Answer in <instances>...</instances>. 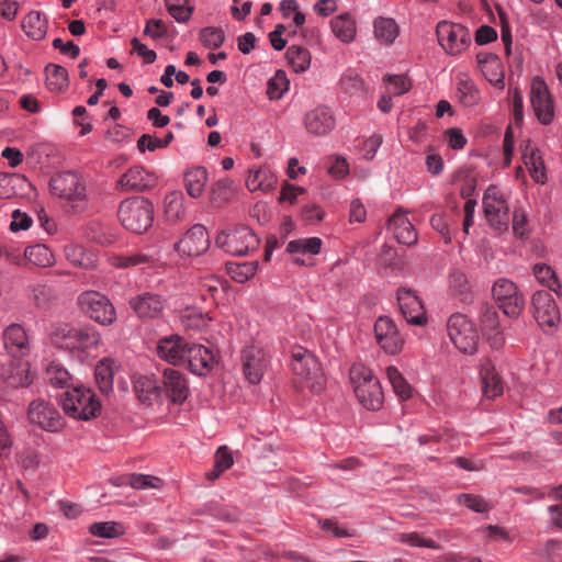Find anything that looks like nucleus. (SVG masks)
<instances>
[{"mask_svg": "<svg viewBox=\"0 0 562 562\" xmlns=\"http://www.w3.org/2000/svg\"><path fill=\"white\" fill-rule=\"evenodd\" d=\"M304 124L310 133L322 136L334 128L335 119L328 108L319 106L305 114Z\"/></svg>", "mask_w": 562, "mask_h": 562, "instance_id": "nucleus-26", "label": "nucleus"}, {"mask_svg": "<svg viewBox=\"0 0 562 562\" xmlns=\"http://www.w3.org/2000/svg\"><path fill=\"white\" fill-rule=\"evenodd\" d=\"M286 59L295 72H304L311 65L310 52L301 46H290L286 50Z\"/></svg>", "mask_w": 562, "mask_h": 562, "instance_id": "nucleus-46", "label": "nucleus"}, {"mask_svg": "<svg viewBox=\"0 0 562 562\" xmlns=\"http://www.w3.org/2000/svg\"><path fill=\"white\" fill-rule=\"evenodd\" d=\"M186 360L192 373L203 376L212 370L214 356L205 346L191 344Z\"/></svg>", "mask_w": 562, "mask_h": 562, "instance_id": "nucleus-22", "label": "nucleus"}, {"mask_svg": "<svg viewBox=\"0 0 562 562\" xmlns=\"http://www.w3.org/2000/svg\"><path fill=\"white\" fill-rule=\"evenodd\" d=\"M233 181L228 178L216 181L210 193L211 203L214 206H221L224 202L228 201L232 196Z\"/></svg>", "mask_w": 562, "mask_h": 562, "instance_id": "nucleus-52", "label": "nucleus"}, {"mask_svg": "<svg viewBox=\"0 0 562 562\" xmlns=\"http://www.w3.org/2000/svg\"><path fill=\"white\" fill-rule=\"evenodd\" d=\"M130 306L139 318L158 317L164 310V301L156 293L145 292L130 300Z\"/></svg>", "mask_w": 562, "mask_h": 562, "instance_id": "nucleus-21", "label": "nucleus"}, {"mask_svg": "<svg viewBox=\"0 0 562 562\" xmlns=\"http://www.w3.org/2000/svg\"><path fill=\"white\" fill-rule=\"evenodd\" d=\"M190 345L179 335H171L159 339L157 353L167 362L179 364L186 359Z\"/></svg>", "mask_w": 562, "mask_h": 562, "instance_id": "nucleus-19", "label": "nucleus"}, {"mask_svg": "<svg viewBox=\"0 0 562 562\" xmlns=\"http://www.w3.org/2000/svg\"><path fill=\"white\" fill-rule=\"evenodd\" d=\"M378 266L383 269H395L403 266V259L397 252V248H381L378 254Z\"/></svg>", "mask_w": 562, "mask_h": 562, "instance_id": "nucleus-57", "label": "nucleus"}, {"mask_svg": "<svg viewBox=\"0 0 562 562\" xmlns=\"http://www.w3.org/2000/svg\"><path fill=\"white\" fill-rule=\"evenodd\" d=\"M207 181L209 175L206 169L203 167L190 169L184 175L186 190L188 194L194 199L202 195Z\"/></svg>", "mask_w": 562, "mask_h": 562, "instance_id": "nucleus-31", "label": "nucleus"}, {"mask_svg": "<svg viewBox=\"0 0 562 562\" xmlns=\"http://www.w3.org/2000/svg\"><path fill=\"white\" fill-rule=\"evenodd\" d=\"M3 341L7 351L12 357H24L30 352L26 331L20 324H11L5 328Z\"/></svg>", "mask_w": 562, "mask_h": 562, "instance_id": "nucleus-24", "label": "nucleus"}, {"mask_svg": "<svg viewBox=\"0 0 562 562\" xmlns=\"http://www.w3.org/2000/svg\"><path fill=\"white\" fill-rule=\"evenodd\" d=\"M74 327L68 323L53 324L49 331L50 342L57 348L74 350Z\"/></svg>", "mask_w": 562, "mask_h": 562, "instance_id": "nucleus-33", "label": "nucleus"}, {"mask_svg": "<svg viewBox=\"0 0 562 562\" xmlns=\"http://www.w3.org/2000/svg\"><path fill=\"white\" fill-rule=\"evenodd\" d=\"M183 196L180 192H172L166 198V214L170 218H180L183 214Z\"/></svg>", "mask_w": 562, "mask_h": 562, "instance_id": "nucleus-62", "label": "nucleus"}, {"mask_svg": "<svg viewBox=\"0 0 562 562\" xmlns=\"http://www.w3.org/2000/svg\"><path fill=\"white\" fill-rule=\"evenodd\" d=\"M458 503L467 506L469 509L475 513H487L491 509L490 504L480 495L473 494H460L458 496Z\"/></svg>", "mask_w": 562, "mask_h": 562, "instance_id": "nucleus-59", "label": "nucleus"}, {"mask_svg": "<svg viewBox=\"0 0 562 562\" xmlns=\"http://www.w3.org/2000/svg\"><path fill=\"white\" fill-rule=\"evenodd\" d=\"M524 162L531 178L539 183L547 181L546 167L539 149L527 145L522 151Z\"/></svg>", "mask_w": 562, "mask_h": 562, "instance_id": "nucleus-30", "label": "nucleus"}, {"mask_svg": "<svg viewBox=\"0 0 562 562\" xmlns=\"http://www.w3.org/2000/svg\"><path fill=\"white\" fill-rule=\"evenodd\" d=\"M60 405L67 415L81 420L95 418L101 411V404L97 401L95 394L83 386L66 391Z\"/></svg>", "mask_w": 562, "mask_h": 562, "instance_id": "nucleus-4", "label": "nucleus"}, {"mask_svg": "<svg viewBox=\"0 0 562 562\" xmlns=\"http://www.w3.org/2000/svg\"><path fill=\"white\" fill-rule=\"evenodd\" d=\"M80 312L93 322L110 326L116 321V311L109 297L98 291L89 290L77 297Z\"/></svg>", "mask_w": 562, "mask_h": 562, "instance_id": "nucleus-6", "label": "nucleus"}, {"mask_svg": "<svg viewBox=\"0 0 562 562\" xmlns=\"http://www.w3.org/2000/svg\"><path fill=\"white\" fill-rule=\"evenodd\" d=\"M83 236L87 241L94 243L100 246H108L115 243V236L106 233L104 227L97 221L87 224L83 229Z\"/></svg>", "mask_w": 562, "mask_h": 562, "instance_id": "nucleus-44", "label": "nucleus"}, {"mask_svg": "<svg viewBox=\"0 0 562 562\" xmlns=\"http://www.w3.org/2000/svg\"><path fill=\"white\" fill-rule=\"evenodd\" d=\"M114 362L110 359L101 360L94 369L98 387L102 394L108 395L113 390Z\"/></svg>", "mask_w": 562, "mask_h": 562, "instance_id": "nucleus-40", "label": "nucleus"}, {"mask_svg": "<svg viewBox=\"0 0 562 562\" xmlns=\"http://www.w3.org/2000/svg\"><path fill=\"white\" fill-rule=\"evenodd\" d=\"M126 483L136 490L158 488L161 485V480L153 475L131 474L126 477Z\"/></svg>", "mask_w": 562, "mask_h": 562, "instance_id": "nucleus-61", "label": "nucleus"}, {"mask_svg": "<svg viewBox=\"0 0 562 562\" xmlns=\"http://www.w3.org/2000/svg\"><path fill=\"white\" fill-rule=\"evenodd\" d=\"M276 182L277 180L269 169L260 168L249 173L246 184L252 192L258 190L268 192L274 188Z\"/></svg>", "mask_w": 562, "mask_h": 562, "instance_id": "nucleus-38", "label": "nucleus"}, {"mask_svg": "<svg viewBox=\"0 0 562 562\" xmlns=\"http://www.w3.org/2000/svg\"><path fill=\"white\" fill-rule=\"evenodd\" d=\"M206 245L210 246V236L205 228V226L201 224L193 225L190 229L187 231V233L183 235V237L176 243L173 246L184 245V246H192V245Z\"/></svg>", "mask_w": 562, "mask_h": 562, "instance_id": "nucleus-51", "label": "nucleus"}, {"mask_svg": "<svg viewBox=\"0 0 562 562\" xmlns=\"http://www.w3.org/2000/svg\"><path fill=\"white\" fill-rule=\"evenodd\" d=\"M156 182V178L140 166L130 168L119 180L122 189L144 191L151 188Z\"/></svg>", "mask_w": 562, "mask_h": 562, "instance_id": "nucleus-27", "label": "nucleus"}, {"mask_svg": "<svg viewBox=\"0 0 562 562\" xmlns=\"http://www.w3.org/2000/svg\"><path fill=\"white\" fill-rule=\"evenodd\" d=\"M258 260L245 261V262H226L227 274L238 283H245L252 278L258 270Z\"/></svg>", "mask_w": 562, "mask_h": 562, "instance_id": "nucleus-39", "label": "nucleus"}, {"mask_svg": "<svg viewBox=\"0 0 562 562\" xmlns=\"http://www.w3.org/2000/svg\"><path fill=\"white\" fill-rule=\"evenodd\" d=\"M450 284L454 294L460 299L461 302L471 303L473 294L471 286L464 273L461 271H454L450 274Z\"/></svg>", "mask_w": 562, "mask_h": 562, "instance_id": "nucleus-49", "label": "nucleus"}, {"mask_svg": "<svg viewBox=\"0 0 562 562\" xmlns=\"http://www.w3.org/2000/svg\"><path fill=\"white\" fill-rule=\"evenodd\" d=\"M483 394L487 398H494L503 393V383L495 368L486 363L481 369Z\"/></svg>", "mask_w": 562, "mask_h": 562, "instance_id": "nucleus-34", "label": "nucleus"}, {"mask_svg": "<svg viewBox=\"0 0 562 562\" xmlns=\"http://www.w3.org/2000/svg\"><path fill=\"white\" fill-rule=\"evenodd\" d=\"M483 209L487 223L496 232L501 233L508 228L509 207L503 194L496 187H490L483 196Z\"/></svg>", "mask_w": 562, "mask_h": 562, "instance_id": "nucleus-11", "label": "nucleus"}, {"mask_svg": "<svg viewBox=\"0 0 562 562\" xmlns=\"http://www.w3.org/2000/svg\"><path fill=\"white\" fill-rule=\"evenodd\" d=\"M532 314L542 328H554L560 323V310L548 291H537L531 297Z\"/></svg>", "mask_w": 562, "mask_h": 562, "instance_id": "nucleus-13", "label": "nucleus"}, {"mask_svg": "<svg viewBox=\"0 0 562 562\" xmlns=\"http://www.w3.org/2000/svg\"><path fill=\"white\" fill-rule=\"evenodd\" d=\"M173 139L172 132H168L164 138H157L149 134H143L137 140L139 151L144 153L146 149L154 151L158 148L167 147Z\"/></svg>", "mask_w": 562, "mask_h": 562, "instance_id": "nucleus-54", "label": "nucleus"}, {"mask_svg": "<svg viewBox=\"0 0 562 562\" xmlns=\"http://www.w3.org/2000/svg\"><path fill=\"white\" fill-rule=\"evenodd\" d=\"M52 193L65 201V207L74 214L89 209L86 181L76 172H63L50 180Z\"/></svg>", "mask_w": 562, "mask_h": 562, "instance_id": "nucleus-1", "label": "nucleus"}, {"mask_svg": "<svg viewBox=\"0 0 562 562\" xmlns=\"http://www.w3.org/2000/svg\"><path fill=\"white\" fill-rule=\"evenodd\" d=\"M386 376L395 392L402 400H408L412 396V387L404 379L398 369L394 366L386 368Z\"/></svg>", "mask_w": 562, "mask_h": 562, "instance_id": "nucleus-48", "label": "nucleus"}, {"mask_svg": "<svg viewBox=\"0 0 562 562\" xmlns=\"http://www.w3.org/2000/svg\"><path fill=\"white\" fill-rule=\"evenodd\" d=\"M101 341L98 330L90 326L74 327V350H85L97 347Z\"/></svg>", "mask_w": 562, "mask_h": 562, "instance_id": "nucleus-36", "label": "nucleus"}, {"mask_svg": "<svg viewBox=\"0 0 562 562\" xmlns=\"http://www.w3.org/2000/svg\"><path fill=\"white\" fill-rule=\"evenodd\" d=\"M162 395L173 404H182L189 396L190 389L184 374L176 369L168 368L162 372L159 381Z\"/></svg>", "mask_w": 562, "mask_h": 562, "instance_id": "nucleus-15", "label": "nucleus"}, {"mask_svg": "<svg viewBox=\"0 0 562 562\" xmlns=\"http://www.w3.org/2000/svg\"><path fill=\"white\" fill-rule=\"evenodd\" d=\"M243 372L251 384H258L267 369V353L258 346H248L241 352Z\"/></svg>", "mask_w": 562, "mask_h": 562, "instance_id": "nucleus-16", "label": "nucleus"}, {"mask_svg": "<svg viewBox=\"0 0 562 562\" xmlns=\"http://www.w3.org/2000/svg\"><path fill=\"white\" fill-rule=\"evenodd\" d=\"M321 252V248H285L288 259L300 266H313L314 257Z\"/></svg>", "mask_w": 562, "mask_h": 562, "instance_id": "nucleus-53", "label": "nucleus"}, {"mask_svg": "<svg viewBox=\"0 0 562 562\" xmlns=\"http://www.w3.org/2000/svg\"><path fill=\"white\" fill-rule=\"evenodd\" d=\"M374 36L384 45L392 44L398 36V25L391 18L379 16L373 22Z\"/></svg>", "mask_w": 562, "mask_h": 562, "instance_id": "nucleus-37", "label": "nucleus"}, {"mask_svg": "<svg viewBox=\"0 0 562 562\" xmlns=\"http://www.w3.org/2000/svg\"><path fill=\"white\" fill-rule=\"evenodd\" d=\"M476 61L482 74L495 86L503 87V76L499 71L501 63L496 55L491 53H479Z\"/></svg>", "mask_w": 562, "mask_h": 562, "instance_id": "nucleus-29", "label": "nucleus"}, {"mask_svg": "<svg viewBox=\"0 0 562 562\" xmlns=\"http://www.w3.org/2000/svg\"><path fill=\"white\" fill-rule=\"evenodd\" d=\"M397 301L403 317L408 324L423 325L426 323V313L422 301L409 289L397 291Z\"/></svg>", "mask_w": 562, "mask_h": 562, "instance_id": "nucleus-18", "label": "nucleus"}, {"mask_svg": "<svg viewBox=\"0 0 562 562\" xmlns=\"http://www.w3.org/2000/svg\"><path fill=\"white\" fill-rule=\"evenodd\" d=\"M65 256L70 263L83 269H92L97 263L93 248H65Z\"/></svg>", "mask_w": 562, "mask_h": 562, "instance_id": "nucleus-41", "label": "nucleus"}, {"mask_svg": "<svg viewBox=\"0 0 562 562\" xmlns=\"http://www.w3.org/2000/svg\"><path fill=\"white\" fill-rule=\"evenodd\" d=\"M26 417L31 425L48 432H59L65 427V419L58 409L42 398L34 400L29 404Z\"/></svg>", "mask_w": 562, "mask_h": 562, "instance_id": "nucleus-9", "label": "nucleus"}, {"mask_svg": "<svg viewBox=\"0 0 562 562\" xmlns=\"http://www.w3.org/2000/svg\"><path fill=\"white\" fill-rule=\"evenodd\" d=\"M229 245L243 244L245 246H254L258 243L256 235L247 226L229 229Z\"/></svg>", "mask_w": 562, "mask_h": 562, "instance_id": "nucleus-60", "label": "nucleus"}, {"mask_svg": "<svg viewBox=\"0 0 562 562\" xmlns=\"http://www.w3.org/2000/svg\"><path fill=\"white\" fill-rule=\"evenodd\" d=\"M46 374L48 382L56 387L67 386L70 380L68 371L60 364L54 362L47 368Z\"/></svg>", "mask_w": 562, "mask_h": 562, "instance_id": "nucleus-58", "label": "nucleus"}, {"mask_svg": "<svg viewBox=\"0 0 562 562\" xmlns=\"http://www.w3.org/2000/svg\"><path fill=\"white\" fill-rule=\"evenodd\" d=\"M153 214L151 203L140 196L123 201L117 212L122 225L136 234H142L151 225Z\"/></svg>", "mask_w": 562, "mask_h": 562, "instance_id": "nucleus-5", "label": "nucleus"}, {"mask_svg": "<svg viewBox=\"0 0 562 562\" xmlns=\"http://www.w3.org/2000/svg\"><path fill=\"white\" fill-rule=\"evenodd\" d=\"M0 259L18 266L47 268L55 263L56 255L52 248H0Z\"/></svg>", "mask_w": 562, "mask_h": 562, "instance_id": "nucleus-10", "label": "nucleus"}, {"mask_svg": "<svg viewBox=\"0 0 562 562\" xmlns=\"http://www.w3.org/2000/svg\"><path fill=\"white\" fill-rule=\"evenodd\" d=\"M224 40L225 34L221 27L207 26L200 32V41L206 48H218Z\"/></svg>", "mask_w": 562, "mask_h": 562, "instance_id": "nucleus-55", "label": "nucleus"}, {"mask_svg": "<svg viewBox=\"0 0 562 562\" xmlns=\"http://www.w3.org/2000/svg\"><path fill=\"white\" fill-rule=\"evenodd\" d=\"M25 184L27 181L22 176L0 173V199L9 200L16 196Z\"/></svg>", "mask_w": 562, "mask_h": 562, "instance_id": "nucleus-42", "label": "nucleus"}, {"mask_svg": "<svg viewBox=\"0 0 562 562\" xmlns=\"http://www.w3.org/2000/svg\"><path fill=\"white\" fill-rule=\"evenodd\" d=\"M530 99L538 120L544 125L550 124L554 117L553 101L548 86L539 77L532 79Z\"/></svg>", "mask_w": 562, "mask_h": 562, "instance_id": "nucleus-14", "label": "nucleus"}, {"mask_svg": "<svg viewBox=\"0 0 562 562\" xmlns=\"http://www.w3.org/2000/svg\"><path fill=\"white\" fill-rule=\"evenodd\" d=\"M533 274L536 279L550 291L560 295L561 283L554 270L546 263H537L533 266Z\"/></svg>", "mask_w": 562, "mask_h": 562, "instance_id": "nucleus-45", "label": "nucleus"}, {"mask_svg": "<svg viewBox=\"0 0 562 562\" xmlns=\"http://www.w3.org/2000/svg\"><path fill=\"white\" fill-rule=\"evenodd\" d=\"M387 229L392 234V239L400 246H414L418 240L413 224L401 213L393 214L389 220Z\"/></svg>", "mask_w": 562, "mask_h": 562, "instance_id": "nucleus-20", "label": "nucleus"}, {"mask_svg": "<svg viewBox=\"0 0 562 562\" xmlns=\"http://www.w3.org/2000/svg\"><path fill=\"white\" fill-rule=\"evenodd\" d=\"M133 387L138 401L146 405H151L162 396L161 385L155 375H135Z\"/></svg>", "mask_w": 562, "mask_h": 562, "instance_id": "nucleus-25", "label": "nucleus"}, {"mask_svg": "<svg viewBox=\"0 0 562 562\" xmlns=\"http://www.w3.org/2000/svg\"><path fill=\"white\" fill-rule=\"evenodd\" d=\"M447 330L452 344L463 353L472 355L479 345V333L474 325L460 313L449 317Z\"/></svg>", "mask_w": 562, "mask_h": 562, "instance_id": "nucleus-7", "label": "nucleus"}, {"mask_svg": "<svg viewBox=\"0 0 562 562\" xmlns=\"http://www.w3.org/2000/svg\"><path fill=\"white\" fill-rule=\"evenodd\" d=\"M492 295L506 316L519 317L525 307V299L516 283L509 279L499 278L492 286Z\"/></svg>", "mask_w": 562, "mask_h": 562, "instance_id": "nucleus-8", "label": "nucleus"}, {"mask_svg": "<svg viewBox=\"0 0 562 562\" xmlns=\"http://www.w3.org/2000/svg\"><path fill=\"white\" fill-rule=\"evenodd\" d=\"M46 86L53 92H60L68 86V72L59 66L49 64L45 68Z\"/></svg>", "mask_w": 562, "mask_h": 562, "instance_id": "nucleus-43", "label": "nucleus"}, {"mask_svg": "<svg viewBox=\"0 0 562 562\" xmlns=\"http://www.w3.org/2000/svg\"><path fill=\"white\" fill-rule=\"evenodd\" d=\"M457 97L465 106H473L479 103L481 95L474 82L464 74L457 77Z\"/></svg>", "mask_w": 562, "mask_h": 562, "instance_id": "nucleus-32", "label": "nucleus"}, {"mask_svg": "<svg viewBox=\"0 0 562 562\" xmlns=\"http://www.w3.org/2000/svg\"><path fill=\"white\" fill-rule=\"evenodd\" d=\"M341 90L350 97H362L366 93V86L358 74L348 70L340 79Z\"/></svg>", "mask_w": 562, "mask_h": 562, "instance_id": "nucleus-50", "label": "nucleus"}, {"mask_svg": "<svg viewBox=\"0 0 562 562\" xmlns=\"http://www.w3.org/2000/svg\"><path fill=\"white\" fill-rule=\"evenodd\" d=\"M119 525L114 521L93 522L89 530L99 538H114L120 535L117 530Z\"/></svg>", "mask_w": 562, "mask_h": 562, "instance_id": "nucleus-64", "label": "nucleus"}, {"mask_svg": "<svg viewBox=\"0 0 562 562\" xmlns=\"http://www.w3.org/2000/svg\"><path fill=\"white\" fill-rule=\"evenodd\" d=\"M330 27L335 36L345 44H349L356 38L357 23L355 18L348 12L333 18Z\"/></svg>", "mask_w": 562, "mask_h": 562, "instance_id": "nucleus-28", "label": "nucleus"}, {"mask_svg": "<svg viewBox=\"0 0 562 562\" xmlns=\"http://www.w3.org/2000/svg\"><path fill=\"white\" fill-rule=\"evenodd\" d=\"M441 47L450 55H459L471 43V35L467 27L458 23L441 21L436 29Z\"/></svg>", "mask_w": 562, "mask_h": 562, "instance_id": "nucleus-12", "label": "nucleus"}, {"mask_svg": "<svg viewBox=\"0 0 562 562\" xmlns=\"http://www.w3.org/2000/svg\"><path fill=\"white\" fill-rule=\"evenodd\" d=\"M291 369L312 393L319 394L326 387V376L318 359L307 349L296 347L292 351Z\"/></svg>", "mask_w": 562, "mask_h": 562, "instance_id": "nucleus-3", "label": "nucleus"}, {"mask_svg": "<svg viewBox=\"0 0 562 562\" xmlns=\"http://www.w3.org/2000/svg\"><path fill=\"white\" fill-rule=\"evenodd\" d=\"M22 29L27 36L35 41L44 38L47 31V20L40 11H31L22 21Z\"/></svg>", "mask_w": 562, "mask_h": 562, "instance_id": "nucleus-35", "label": "nucleus"}, {"mask_svg": "<svg viewBox=\"0 0 562 562\" xmlns=\"http://www.w3.org/2000/svg\"><path fill=\"white\" fill-rule=\"evenodd\" d=\"M350 381L356 397L368 411H379L384 402L383 391L380 381L372 371L362 366L355 364L350 369Z\"/></svg>", "mask_w": 562, "mask_h": 562, "instance_id": "nucleus-2", "label": "nucleus"}, {"mask_svg": "<svg viewBox=\"0 0 562 562\" xmlns=\"http://www.w3.org/2000/svg\"><path fill=\"white\" fill-rule=\"evenodd\" d=\"M480 323L482 330L491 340L494 348H499L504 344V338L499 331L498 314L494 306L482 303L480 306Z\"/></svg>", "mask_w": 562, "mask_h": 562, "instance_id": "nucleus-23", "label": "nucleus"}, {"mask_svg": "<svg viewBox=\"0 0 562 562\" xmlns=\"http://www.w3.org/2000/svg\"><path fill=\"white\" fill-rule=\"evenodd\" d=\"M374 334L381 348L390 353H397L403 346V339L394 322L387 316H380L374 324Z\"/></svg>", "mask_w": 562, "mask_h": 562, "instance_id": "nucleus-17", "label": "nucleus"}, {"mask_svg": "<svg viewBox=\"0 0 562 562\" xmlns=\"http://www.w3.org/2000/svg\"><path fill=\"white\" fill-rule=\"evenodd\" d=\"M5 380L8 385L12 387H27L32 383L30 364L21 362L12 366Z\"/></svg>", "mask_w": 562, "mask_h": 562, "instance_id": "nucleus-47", "label": "nucleus"}, {"mask_svg": "<svg viewBox=\"0 0 562 562\" xmlns=\"http://www.w3.org/2000/svg\"><path fill=\"white\" fill-rule=\"evenodd\" d=\"M289 88V80L283 71H278L269 81L267 94L270 100L280 99Z\"/></svg>", "mask_w": 562, "mask_h": 562, "instance_id": "nucleus-56", "label": "nucleus"}, {"mask_svg": "<svg viewBox=\"0 0 562 562\" xmlns=\"http://www.w3.org/2000/svg\"><path fill=\"white\" fill-rule=\"evenodd\" d=\"M398 541L411 547H420L429 549H439L437 542L432 539L422 538L418 532H404L398 535Z\"/></svg>", "mask_w": 562, "mask_h": 562, "instance_id": "nucleus-63", "label": "nucleus"}]
</instances>
